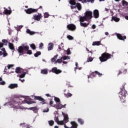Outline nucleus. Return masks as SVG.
Masks as SVG:
<instances>
[{"mask_svg":"<svg viewBox=\"0 0 128 128\" xmlns=\"http://www.w3.org/2000/svg\"><path fill=\"white\" fill-rule=\"evenodd\" d=\"M48 16H50V14H48V12L44 13V18H48Z\"/></svg>","mask_w":128,"mask_h":128,"instance_id":"c9c22d12","label":"nucleus"},{"mask_svg":"<svg viewBox=\"0 0 128 128\" xmlns=\"http://www.w3.org/2000/svg\"><path fill=\"white\" fill-rule=\"evenodd\" d=\"M54 100L55 102H60V98L56 96L54 97Z\"/></svg>","mask_w":128,"mask_h":128,"instance_id":"4c0bfd02","label":"nucleus"},{"mask_svg":"<svg viewBox=\"0 0 128 128\" xmlns=\"http://www.w3.org/2000/svg\"><path fill=\"white\" fill-rule=\"evenodd\" d=\"M2 42H3V44L4 46H6V44H8V40H2Z\"/></svg>","mask_w":128,"mask_h":128,"instance_id":"79ce46f5","label":"nucleus"},{"mask_svg":"<svg viewBox=\"0 0 128 128\" xmlns=\"http://www.w3.org/2000/svg\"><path fill=\"white\" fill-rule=\"evenodd\" d=\"M62 48H64V44L61 43V44L58 46L59 50H62Z\"/></svg>","mask_w":128,"mask_h":128,"instance_id":"c03bdc74","label":"nucleus"},{"mask_svg":"<svg viewBox=\"0 0 128 128\" xmlns=\"http://www.w3.org/2000/svg\"><path fill=\"white\" fill-rule=\"evenodd\" d=\"M34 102H28V104H34Z\"/></svg>","mask_w":128,"mask_h":128,"instance_id":"bf43d9fd","label":"nucleus"},{"mask_svg":"<svg viewBox=\"0 0 128 128\" xmlns=\"http://www.w3.org/2000/svg\"><path fill=\"white\" fill-rule=\"evenodd\" d=\"M25 12L26 14H32V12H38V9L28 8V10H25Z\"/></svg>","mask_w":128,"mask_h":128,"instance_id":"9b49d317","label":"nucleus"},{"mask_svg":"<svg viewBox=\"0 0 128 128\" xmlns=\"http://www.w3.org/2000/svg\"><path fill=\"white\" fill-rule=\"evenodd\" d=\"M48 68L42 70L40 72V73L42 74H48Z\"/></svg>","mask_w":128,"mask_h":128,"instance_id":"b1692460","label":"nucleus"},{"mask_svg":"<svg viewBox=\"0 0 128 128\" xmlns=\"http://www.w3.org/2000/svg\"><path fill=\"white\" fill-rule=\"evenodd\" d=\"M16 74H22V72H24V70L20 67H18L16 69Z\"/></svg>","mask_w":128,"mask_h":128,"instance_id":"f3484780","label":"nucleus"},{"mask_svg":"<svg viewBox=\"0 0 128 128\" xmlns=\"http://www.w3.org/2000/svg\"><path fill=\"white\" fill-rule=\"evenodd\" d=\"M67 28H68L69 30H74L76 28V25L74 24H69L67 26Z\"/></svg>","mask_w":128,"mask_h":128,"instance_id":"9d476101","label":"nucleus"},{"mask_svg":"<svg viewBox=\"0 0 128 128\" xmlns=\"http://www.w3.org/2000/svg\"><path fill=\"white\" fill-rule=\"evenodd\" d=\"M26 32L27 34H30L31 36H32V34H36L35 32H32L30 31V30L29 29H27Z\"/></svg>","mask_w":128,"mask_h":128,"instance_id":"393cba45","label":"nucleus"},{"mask_svg":"<svg viewBox=\"0 0 128 128\" xmlns=\"http://www.w3.org/2000/svg\"><path fill=\"white\" fill-rule=\"evenodd\" d=\"M4 44L2 43H0V48H2Z\"/></svg>","mask_w":128,"mask_h":128,"instance_id":"338daca9","label":"nucleus"},{"mask_svg":"<svg viewBox=\"0 0 128 128\" xmlns=\"http://www.w3.org/2000/svg\"><path fill=\"white\" fill-rule=\"evenodd\" d=\"M42 46H44V44L40 43L39 46V48H42Z\"/></svg>","mask_w":128,"mask_h":128,"instance_id":"3c124183","label":"nucleus"},{"mask_svg":"<svg viewBox=\"0 0 128 128\" xmlns=\"http://www.w3.org/2000/svg\"><path fill=\"white\" fill-rule=\"evenodd\" d=\"M67 54H70V49L68 48L66 50Z\"/></svg>","mask_w":128,"mask_h":128,"instance_id":"09e8293b","label":"nucleus"},{"mask_svg":"<svg viewBox=\"0 0 128 128\" xmlns=\"http://www.w3.org/2000/svg\"><path fill=\"white\" fill-rule=\"evenodd\" d=\"M95 72H96V74H98V76H102V74L100 73V72H98V71H95Z\"/></svg>","mask_w":128,"mask_h":128,"instance_id":"603ef678","label":"nucleus"},{"mask_svg":"<svg viewBox=\"0 0 128 128\" xmlns=\"http://www.w3.org/2000/svg\"><path fill=\"white\" fill-rule=\"evenodd\" d=\"M66 96V98H70V96H72V94H71L68 93L66 94H65Z\"/></svg>","mask_w":128,"mask_h":128,"instance_id":"49530a36","label":"nucleus"},{"mask_svg":"<svg viewBox=\"0 0 128 128\" xmlns=\"http://www.w3.org/2000/svg\"><path fill=\"white\" fill-rule=\"evenodd\" d=\"M12 66H14V65H12V64L8 65L7 67H6V68L4 70V72H7V74H10L14 72H10L9 71H8V70H10V68H12Z\"/></svg>","mask_w":128,"mask_h":128,"instance_id":"ddd939ff","label":"nucleus"},{"mask_svg":"<svg viewBox=\"0 0 128 128\" xmlns=\"http://www.w3.org/2000/svg\"><path fill=\"white\" fill-rule=\"evenodd\" d=\"M3 56L4 58L6 56H8V53H6V52H4L3 53Z\"/></svg>","mask_w":128,"mask_h":128,"instance_id":"5fc2aeb1","label":"nucleus"},{"mask_svg":"<svg viewBox=\"0 0 128 128\" xmlns=\"http://www.w3.org/2000/svg\"><path fill=\"white\" fill-rule=\"evenodd\" d=\"M100 41L93 42L92 44V46H100Z\"/></svg>","mask_w":128,"mask_h":128,"instance_id":"bb28decb","label":"nucleus"},{"mask_svg":"<svg viewBox=\"0 0 128 128\" xmlns=\"http://www.w3.org/2000/svg\"><path fill=\"white\" fill-rule=\"evenodd\" d=\"M9 48L10 50H14V46L13 44L9 43Z\"/></svg>","mask_w":128,"mask_h":128,"instance_id":"c85d7f7f","label":"nucleus"},{"mask_svg":"<svg viewBox=\"0 0 128 128\" xmlns=\"http://www.w3.org/2000/svg\"><path fill=\"white\" fill-rule=\"evenodd\" d=\"M54 104V102L50 100V106H52V104Z\"/></svg>","mask_w":128,"mask_h":128,"instance_id":"e2e57ef3","label":"nucleus"},{"mask_svg":"<svg viewBox=\"0 0 128 128\" xmlns=\"http://www.w3.org/2000/svg\"><path fill=\"white\" fill-rule=\"evenodd\" d=\"M33 18L34 20H37L38 22H40V18H42V14L38 13V14H34L33 16Z\"/></svg>","mask_w":128,"mask_h":128,"instance_id":"0eeeda50","label":"nucleus"},{"mask_svg":"<svg viewBox=\"0 0 128 128\" xmlns=\"http://www.w3.org/2000/svg\"><path fill=\"white\" fill-rule=\"evenodd\" d=\"M126 90L124 88L121 89L120 91L119 92V98L122 102H124V100H126Z\"/></svg>","mask_w":128,"mask_h":128,"instance_id":"39448f33","label":"nucleus"},{"mask_svg":"<svg viewBox=\"0 0 128 128\" xmlns=\"http://www.w3.org/2000/svg\"><path fill=\"white\" fill-rule=\"evenodd\" d=\"M70 124L72 125L70 128H78V124L74 122H71Z\"/></svg>","mask_w":128,"mask_h":128,"instance_id":"412c9836","label":"nucleus"},{"mask_svg":"<svg viewBox=\"0 0 128 128\" xmlns=\"http://www.w3.org/2000/svg\"><path fill=\"white\" fill-rule=\"evenodd\" d=\"M93 14L95 18H98L100 16V12L98 10H94Z\"/></svg>","mask_w":128,"mask_h":128,"instance_id":"4468645a","label":"nucleus"},{"mask_svg":"<svg viewBox=\"0 0 128 128\" xmlns=\"http://www.w3.org/2000/svg\"><path fill=\"white\" fill-rule=\"evenodd\" d=\"M40 52H36V54H34V56H36V58H38V56H40Z\"/></svg>","mask_w":128,"mask_h":128,"instance_id":"a19ab883","label":"nucleus"},{"mask_svg":"<svg viewBox=\"0 0 128 128\" xmlns=\"http://www.w3.org/2000/svg\"><path fill=\"white\" fill-rule=\"evenodd\" d=\"M78 120L80 124H84V120L80 118H78Z\"/></svg>","mask_w":128,"mask_h":128,"instance_id":"cd10ccee","label":"nucleus"},{"mask_svg":"<svg viewBox=\"0 0 128 128\" xmlns=\"http://www.w3.org/2000/svg\"><path fill=\"white\" fill-rule=\"evenodd\" d=\"M67 38H68V40H74V37H72V36L70 35L67 36Z\"/></svg>","mask_w":128,"mask_h":128,"instance_id":"7c9ffc66","label":"nucleus"},{"mask_svg":"<svg viewBox=\"0 0 128 128\" xmlns=\"http://www.w3.org/2000/svg\"><path fill=\"white\" fill-rule=\"evenodd\" d=\"M126 20H128V16H125Z\"/></svg>","mask_w":128,"mask_h":128,"instance_id":"774afa93","label":"nucleus"},{"mask_svg":"<svg viewBox=\"0 0 128 128\" xmlns=\"http://www.w3.org/2000/svg\"><path fill=\"white\" fill-rule=\"evenodd\" d=\"M92 60H94V58L90 57L87 60V62H92Z\"/></svg>","mask_w":128,"mask_h":128,"instance_id":"e433bc0d","label":"nucleus"},{"mask_svg":"<svg viewBox=\"0 0 128 128\" xmlns=\"http://www.w3.org/2000/svg\"><path fill=\"white\" fill-rule=\"evenodd\" d=\"M54 120L58 124V122L60 121L58 120V118H54Z\"/></svg>","mask_w":128,"mask_h":128,"instance_id":"4d7b16f0","label":"nucleus"},{"mask_svg":"<svg viewBox=\"0 0 128 128\" xmlns=\"http://www.w3.org/2000/svg\"><path fill=\"white\" fill-rule=\"evenodd\" d=\"M30 46L32 50H36V45L34 44H30Z\"/></svg>","mask_w":128,"mask_h":128,"instance_id":"ea45409f","label":"nucleus"},{"mask_svg":"<svg viewBox=\"0 0 128 128\" xmlns=\"http://www.w3.org/2000/svg\"><path fill=\"white\" fill-rule=\"evenodd\" d=\"M19 80H20L22 82H24V79H23V80L19 79Z\"/></svg>","mask_w":128,"mask_h":128,"instance_id":"69168bd1","label":"nucleus"},{"mask_svg":"<svg viewBox=\"0 0 128 128\" xmlns=\"http://www.w3.org/2000/svg\"><path fill=\"white\" fill-rule=\"evenodd\" d=\"M96 28V25L93 24L92 26V28H93L94 30V28Z\"/></svg>","mask_w":128,"mask_h":128,"instance_id":"680f3d73","label":"nucleus"},{"mask_svg":"<svg viewBox=\"0 0 128 128\" xmlns=\"http://www.w3.org/2000/svg\"><path fill=\"white\" fill-rule=\"evenodd\" d=\"M88 2H91L92 4L94 2V0H87Z\"/></svg>","mask_w":128,"mask_h":128,"instance_id":"13d9d810","label":"nucleus"},{"mask_svg":"<svg viewBox=\"0 0 128 128\" xmlns=\"http://www.w3.org/2000/svg\"><path fill=\"white\" fill-rule=\"evenodd\" d=\"M23 100H24V98H16L10 102L4 104V106H8V108H12L14 112H18V110H26V108L20 106V104L24 102Z\"/></svg>","mask_w":128,"mask_h":128,"instance_id":"f257e3e1","label":"nucleus"},{"mask_svg":"<svg viewBox=\"0 0 128 128\" xmlns=\"http://www.w3.org/2000/svg\"><path fill=\"white\" fill-rule=\"evenodd\" d=\"M52 48H54V44H52V43H49L48 50H52Z\"/></svg>","mask_w":128,"mask_h":128,"instance_id":"5701e85b","label":"nucleus"},{"mask_svg":"<svg viewBox=\"0 0 128 128\" xmlns=\"http://www.w3.org/2000/svg\"><path fill=\"white\" fill-rule=\"evenodd\" d=\"M24 47L23 46H20V47H18V52H19V54H22V52H24ZM20 54V56H21V54Z\"/></svg>","mask_w":128,"mask_h":128,"instance_id":"aec40b11","label":"nucleus"},{"mask_svg":"<svg viewBox=\"0 0 128 128\" xmlns=\"http://www.w3.org/2000/svg\"><path fill=\"white\" fill-rule=\"evenodd\" d=\"M58 124H60V126H62V124H64V120H59L58 121V122L57 123Z\"/></svg>","mask_w":128,"mask_h":128,"instance_id":"473e14b6","label":"nucleus"},{"mask_svg":"<svg viewBox=\"0 0 128 128\" xmlns=\"http://www.w3.org/2000/svg\"><path fill=\"white\" fill-rule=\"evenodd\" d=\"M8 88H11V89L16 88H18V84H10L8 86Z\"/></svg>","mask_w":128,"mask_h":128,"instance_id":"a211bd4d","label":"nucleus"},{"mask_svg":"<svg viewBox=\"0 0 128 128\" xmlns=\"http://www.w3.org/2000/svg\"><path fill=\"white\" fill-rule=\"evenodd\" d=\"M82 2L83 4H84L86 2V0H82Z\"/></svg>","mask_w":128,"mask_h":128,"instance_id":"052dcab7","label":"nucleus"},{"mask_svg":"<svg viewBox=\"0 0 128 128\" xmlns=\"http://www.w3.org/2000/svg\"><path fill=\"white\" fill-rule=\"evenodd\" d=\"M120 19L118 17L112 16L111 20H114L116 22H118V21L120 20Z\"/></svg>","mask_w":128,"mask_h":128,"instance_id":"4be33fe9","label":"nucleus"},{"mask_svg":"<svg viewBox=\"0 0 128 128\" xmlns=\"http://www.w3.org/2000/svg\"><path fill=\"white\" fill-rule=\"evenodd\" d=\"M112 56L110 54L104 53L102 54V56L99 58L100 60L102 62H106L109 58H111Z\"/></svg>","mask_w":128,"mask_h":128,"instance_id":"20e7f679","label":"nucleus"},{"mask_svg":"<svg viewBox=\"0 0 128 128\" xmlns=\"http://www.w3.org/2000/svg\"><path fill=\"white\" fill-rule=\"evenodd\" d=\"M52 72H54V74H60L62 72V71L60 70H58V68L54 67L52 68Z\"/></svg>","mask_w":128,"mask_h":128,"instance_id":"2eb2a0df","label":"nucleus"},{"mask_svg":"<svg viewBox=\"0 0 128 128\" xmlns=\"http://www.w3.org/2000/svg\"><path fill=\"white\" fill-rule=\"evenodd\" d=\"M70 4H72L70 8L72 10L73 12H75L76 13L78 12L75 10H76V8L78 10H82V5L80 4L76 3V1H74V0H70Z\"/></svg>","mask_w":128,"mask_h":128,"instance_id":"7ed1b4c3","label":"nucleus"},{"mask_svg":"<svg viewBox=\"0 0 128 128\" xmlns=\"http://www.w3.org/2000/svg\"><path fill=\"white\" fill-rule=\"evenodd\" d=\"M70 60V56H63L62 57H60L59 59H58L55 62V64H62V60Z\"/></svg>","mask_w":128,"mask_h":128,"instance_id":"423d86ee","label":"nucleus"},{"mask_svg":"<svg viewBox=\"0 0 128 128\" xmlns=\"http://www.w3.org/2000/svg\"><path fill=\"white\" fill-rule=\"evenodd\" d=\"M0 84H2V86H4V84H6V82L4 81H2L0 82Z\"/></svg>","mask_w":128,"mask_h":128,"instance_id":"6e6d98bb","label":"nucleus"},{"mask_svg":"<svg viewBox=\"0 0 128 128\" xmlns=\"http://www.w3.org/2000/svg\"><path fill=\"white\" fill-rule=\"evenodd\" d=\"M22 28V26H18L16 27L17 30H20Z\"/></svg>","mask_w":128,"mask_h":128,"instance_id":"a18cd8bd","label":"nucleus"},{"mask_svg":"<svg viewBox=\"0 0 128 128\" xmlns=\"http://www.w3.org/2000/svg\"><path fill=\"white\" fill-rule=\"evenodd\" d=\"M29 110H33L34 112H38V110H36V107L30 108H29Z\"/></svg>","mask_w":128,"mask_h":128,"instance_id":"c756f323","label":"nucleus"},{"mask_svg":"<svg viewBox=\"0 0 128 128\" xmlns=\"http://www.w3.org/2000/svg\"><path fill=\"white\" fill-rule=\"evenodd\" d=\"M58 54L55 56L53 58H52L51 59L52 62H56V58H58Z\"/></svg>","mask_w":128,"mask_h":128,"instance_id":"a878e982","label":"nucleus"},{"mask_svg":"<svg viewBox=\"0 0 128 128\" xmlns=\"http://www.w3.org/2000/svg\"><path fill=\"white\" fill-rule=\"evenodd\" d=\"M84 16H80V22H91L92 18V12L86 10Z\"/></svg>","mask_w":128,"mask_h":128,"instance_id":"f03ea898","label":"nucleus"},{"mask_svg":"<svg viewBox=\"0 0 128 128\" xmlns=\"http://www.w3.org/2000/svg\"><path fill=\"white\" fill-rule=\"evenodd\" d=\"M23 48L25 50H28L30 49V47L28 46H24Z\"/></svg>","mask_w":128,"mask_h":128,"instance_id":"58836bf2","label":"nucleus"},{"mask_svg":"<svg viewBox=\"0 0 128 128\" xmlns=\"http://www.w3.org/2000/svg\"><path fill=\"white\" fill-rule=\"evenodd\" d=\"M46 96L50 97V95L49 94H46Z\"/></svg>","mask_w":128,"mask_h":128,"instance_id":"0e129e2a","label":"nucleus"},{"mask_svg":"<svg viewBox=\"0 0 128 128\" xmlns=\"http://www.w3.org/2000/svg\"><path fill=\"white\" fill-rule=\"evenodd\" d=\"M66 104L64 105H62L60 103H57L56 105H54L53 106L56 108V110H62L63 108H66Z\"/></svg>","mask_w":128,"mask_h":128,"instance_id":"6e6552de","label":"nucleus"},{"mask_svg":"<svg viewBox=\"0 0 128 128\" xmlns=\"http://www.w3.org/2000/svg\"><path fill=\"white\" fill-rule=\"evenodd\" d=\"M76 68L74 69V70L76 72V68H78V62H76Z\"/></svg>","mask_w":128,"mask_h":128,"instance_id":"864d4df0","label":"nucleus"},{"mask_svg":"<svg viewBox=\"0 0 128 128\" xmlns=\"http://www.w3.org/2000/svg\"><path fill=\"white\" fill-rule=\"evenodd\" d=\"M122 6H128V2H126V0H122Z\"/></svg>","mask_w":128,"mask_h":128,"instance_id":"f704fd0d","label":"nucleus"},{"mask_svg":"<svg viewBox=\"0 0 128 128\" xmlns=\"http://www.w3.org/2000/svg\"><path fill=\"white\" fill-rule=\"evenodd\" d=\"M116 36H117L119 40H126V36H122L120 34H117Z\"/></svg>","mask_w":128,"mask_h":128,"instance_id":"dca6fc26","label":"nucleus"},{"mask_svg":"<svg viewBox=\"0 0 128 128\" xmlns=\"http://www.w3.org/2000/svg\"><path fill=\"white\" fill-rule=\"evenodd\" d=\"M4 14H6V16H8V14H12V10H8V9H5L4 11Z\"/></svg>","mask_w":128,"mask_h":128,"instance_id":"6ab92c4d","label":"nucleus"},{"mask_svg":"<svg viewBox=\"0 0 128 128\" xmlns=\"http://www.w3.org/2000/svg\"><path fill=\"white\" fill-rule=\"evenodd\" d=\"M34 100H37L41 102V104H46V102H44V98L40 96H34Z\"/></svg>","mask_w":128,"mask_h":128,"instance_id":"1a4fd4ad","label":"nucleus"},{"mask_svg":"<svg viewBox=\"0 0 128 128\" xmlns=\"http://www.w3.org/2000/svg\"><path fill=\"white\" fill-rule=\"evenodd\" d=\"M54 121L53 120H50L48 121V124L50 126H53L54 125Z\"/></svg>","mask_w":128,"mask_h":128,"instance_id":"37998d69","label":"nucleus"},{"mask_svg":"<svg viewBox=\"0 0 128 128\" xmlns=\"http://www.w3.org/2000/svg\"><path fill=\"white\" fill-rule=\"evenodd\" d=\"M49 110L50 109H48V108H47L46 109H45L43 110V112H48Z\"/></svg>","mask_w":128,"mask_h":128,"instance_id":"8fccbe9b","label":"nucleus"},{"mask_svg":"<svg viewBox=\"0 0 128 128\" xmlns=\"http://www.w3.org/2000/svg\"><path fill=\"white\" fill-rule=\"evenodd\" d=\"M80 24L81 26H88V24H87L86 23H82V22H80Z\"/></svg>","mask_w":128,"mask_h":128,"instance_id":"72a5a7b5","label":"nucleus"},{"mask_svg":"<svg viewBox=\"0 0 128 128\" xmlns=\"http://www.w3.org/2000/svg\"><path fill=\"white\" fill-rule=\"evenodd\" d=\"M62 114L64 116V120L63 122L64 123V124H66V122H68V116L66 114H64V112H62Z\"/></svg>","mask_w":128,"mask_h":128,"instance_id":"f8f14e48","label":"nucleus"},{"mask_svg":"<svg viewBox=\"0 0 128 128\" xmlns=\"http://www.w3.org/2000/svg\"><path fill=\"white\" fill-rule=\"evenodd\" d=\"M27 54H32V50H27Z\"/></svg>","mask_w":128,"mask_h":128,"instance_id":"de8ad7c7","label":"nucleus"},{"mask_svg":"<svg viewBox=\"0 0 128 128\" xmlns=\"http://www.w3.org/2000/svg\"><path fill=\"white\" fill-rule=\"evenodd\" d=\"M24 76H26V72H23L22 74L19 76V78H24Z\"/></svg>","mask_w":128,"mask_h":128,"instance_id":"2f4dec72","label":"nucleus"}]
</instances>
